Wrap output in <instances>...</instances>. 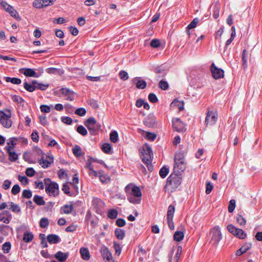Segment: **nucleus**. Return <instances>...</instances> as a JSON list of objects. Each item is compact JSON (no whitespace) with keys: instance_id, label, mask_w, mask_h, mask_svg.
<instances>
[{"instance_id":"nucleus-1","label":"nucleus","mask_w":262,"mask_h":262,"mask_svg":"<svg viewBox=\"0 0 262 262\" xmlns=\"http://www.w3.org/2000/svg\"><path fill=\"white\" fill-rule=\"evenodd\" d=\"M128 201L134 204H139L141 201L142 193L139 187L129 184L124 188Z\"/></svg>"},{"instance_id":"nucleus-2","label":"nucleus","mask_w":262,"mask_h":262,"mask_svg":"<svg viewBox=\"0 0 262 262\" xmlns=\"http://www.w3.org/2000/svg\"><path fill=\"white\" fill-rule=\"evenodd\" d=\"M141 157L142 161L146 164L148 169L151 171L153 170V166L151 163L153 158V154L149 146L145 145L143 147Z\"/></svg>"},{"instance_id":"nucleus-3","label":"nucleus","mask_w":262,"mask_h":262,"mask_svg":"<svg viewBox=\"0 0 262 262\" xmlns=\"http://www.w3.org/2000/svg\"><path fill=\"white\" fill-rule=\"evenodd\" d=\"M186 168L184 155L182 152H177L174 156V164L173 169L174 172L181 173Z\"/></svg>"},{"instance_id":"nucleus-4","label":"nucleus","mask_w":262,"mask_h":262,"mask_svg":"<svg viewBox=\"0 0 262 262\" xmlns=\"http://www.w3.org/2000/svg\"><path fill=\"white\" fill-rule=\"evenodd\" d=\"M44 184L47 193L51 196L56 197L59 194V187L57 183L51 181L50 179H45Z\"/></svg>"},{"instance_id":"nucleus-5","label":"nucleus","mask_w":262,"mask_h":262,"mask_svg":"<svg viewBox=\"0 0 262 262\" xmlns=\"http://www.w3.org/2000/svg\"><path fill=\"white\" fill-rule=\"evenodd\" d=\"M11 114L9 110L6 112L0 111V123L6 128H10L12 125V121L10 119Z\"/></svg>"},{"instance_id":"nucleus-6","label":"nucleus","mask_w":262,"mask_h":262,"mask_svg":"<svg viewBox=\"0 0 262 262\" xmlns=\"http://www.w3.org/2000/svg\"><path fill=\"white\" fill-rule=\"evenodd\" d=\"M211 236L210 242L214 246H216L222 239V234L218 226L213 227L210 231Z\"/></svg>"},{"instance_id":"nucleus-7","label":"nucleus","mask_w":262,"mask_h":262,"mask_svg":"<svg viewBox=\"0 0 262 262\" xmlns=\"http://www.w3.org/2000/svg\"><path fill=\"white\" fill-rule=\"evenodd\" d=\"M179 173H172L167 179V185L171 186L172 188H177L181 183V179Z\"/></svg>"},{"instance_id":"nucleus-8","label":"nucleus","mask_w":262,"mask_h":262,"mask_svg":"<svg viewBox=\"0 0 262 262\" xmlns=\"http://www.w3.org/2000/svg\"><path fill=\"white\" fill-rule=\"evenodd\" d=\"M227 229L229 232L240 239H245L247 234L241 229L237 228L232 224L227 226Z\"/></svg>"},{"instance_id":"nucleus-9","label":"nucleus","mask_w":262,"mask_h":262,"mask_svg":"<svg viewBox=\"0 0 262 262\" xmlns=\"http://www.w3.org/2000/svg\"><path fill=\"white\" fill-rule=\"evenodd\" d=\"M84 125L92 134H95L100 127V125L97 123L96 119L93 117L88 118L85 121Z\"/></svg>"},{"instance_id":"nucleus-10","label":"nucleus","mask_w":262,"mask_h":262,"mask_svg":"<svg viewBox=\"0 0 262 262\" xmlns=\"http://www.w3.org/2000/svg\"><path fill=\"white\" fill-rule=\"evenodd\" d=\"M39 165L43 168H48L53 162L54 159L52 156L44 155L40 158L38 157Z\"/></svg>"},{"instance_id":"nucleus-11","label":"nucleus","mask_w":262,"mask_h":262,"mask_svg":"<svg viewBox=\"0 0 262 262\" xmlns=\"http://www.w3.org/2000/svg\"><path fill=\"white\" fill-rule=\"evenodd\" d=\"M217 119V114L215 112L208 111L205 120V124L208 125H214Z\"/></svg>"},{"instance_id":"nucleus-12","label":"nucleus","mask_w":262,"mask_h":262,"mask_svg":"<svg viewBox=\"0 0 262 262\" xmlns=\"http://www.w3.org/2000/svg\"><path fill=\"white\" fill-rule=\"evenodd\" d=\"M210 70L214 79H218L224 77V71L221 69L217 68L214 63H212L210 67Z\"/></svg>"},{"instance_id":"nucleus-13","label":"nucleus","mask_w":262,"mask_h":262,"mask_svg":"<svg viewBox=\"0 0 262 262\" xmlns=\"http://www.w3.org/2000/svg\"><path fill=\"white\" fill-rule=\"evenodd\" d=\"M92 206L97 213H100L104 207V203L100 199L95 198L92 201Z\"/></svg>"},{"instance_id":"nucleus-14","label":"nucleus","mask_w":262,"mask_h":262,"mask_svg":"<svg viewBox=\"0 0 262 262\" xmlns=\"http://www.w3.org/2000/svg\"><path fill=\"white\" fill-rule=\"evenodd\" d=\"M172 125L174 130L181 133L185 131L184 124L179 118H174L172 120Z\"/></svg>"},{"instance_id":"nucleus-15","label":"nucleus","mask_w":262,"mask_h":262,"mask_svg":"<svg viewBox=\"0 0 262 262\" xmlns=\"http://www.w3.org/2000/svg\"><path fill=\"white\" fill-rule=\"evenodd\" d=\"M20 72L27 77L37 78L39 75L35 72L34 69L30 68H23L20 70Z\"/></svg>"},{"instance_id":"nucleus-16","label":"nucleus","mask_w":262,"mask_h":262,"mask_svg":"<svg viewBox=\"0 0 262 262\" xmlns=\"http://www.w3.org/2000/svg\"><path fill=\"white\" fill-rule=\"evenodd\" d=\"M132 82L135 84L137 88L144 89L146 87L147 84L145 81L141 80V77H136L132 79Z\"/></svg>"},{"instance_id":"nucleus-17","label":"nucleus","mask_w":262,"mask_h":262,"mask_svg":"<svg viewBox=\"0 0 262 262\" xmlns=\"http://www.w3.org/2000/svg\"><path fill=\"white\" fill-rule=\"evenodd\" d=\"M6 149L9 155V160L11 162H15L18 159V155L15 151H12L11 150L13 148V147L8 146H6Z\"/></svg>"},{"instance_id":"nucleus-18","label":"nucleus","mask_w":262,"mask_h":262,"mask_svg":"<svg viewBox=\"0 0 262 262\" xmlns=\"http://www.w3.org/2000/svg\"><path fill=\"white\" fill-rule=\"evenodd\" d=\"M62 94L67 97V100L73 101L74 99V93L68 88H61L60 90Z\"/></svg>"},{"instance_id":"nucleus-19","label":"nucleus","mask_w":262,"mask_h":262,"mask_svg":"<svg viewBox=\"0 0 262 262\" xmlns=\"http://www.w3.org/2000/svg\"><path fill=\"white\" fill-rule=\"evenodd\" d=\"M36 83H37V81L35 80L32 81V84H29L25 81L24 83V87L27 91L32 92L36 90Z\"/></svg>"},{"instance_id":"nucleus-20","label":"nucleus","mask_w":262,"mask_h":262,"mask_svg":"<svg viewBox=\"0 0 262 262\" xmlns=\"http://www.w3.org/2000/svg\"><path fill=\"white\" fill-rule=\"evenodd\" d=\"M47 240L50 244H57L60 242V237L56 234H49L47 237Z\"/></svg>"},{"instance_id":"nucleus-21","label":"nucleus","mask_w":262,"mask_h":262,"mask_svg":"<svg viewBox=\"0 0 262 262\" xmlns=\"http://www.w3.org/2000/svg\"><path fill=\"white\" fill-rule=\"evenodd\" d=\"M69 254L68 253H63L61 251L57 252L55 255V257L60 262H64L66 260Z\"/></svg>"},{"instance_id":"nucleus-22","label":"nucleus","mask_w":262,"mask_h":262,"mask_svg":"<svg viewBox=\"0 0 262 262\" xmlns=\"http://www.w3.org/2000/svg\"><path fill=\"white\" fill-rule=\"evenodd\" d=\"M251 247V244L250 243H246L244 245L239 249L236 251V255L237 256H240L242 254L247 252Z\"/></svg>"},{"instance_id":"nucleus-23","label":"nucleus","mask_w":262,"mask_h":262,"mask_svg":"<svg viewBox=\"0 0 262 262\" xmlns=\"http://www.w3.org/2000/svg\"><path fill=\"white\" fill-rule=\"evenodd\" d=\"M80 253L82 258L84 260H88L90 258V254L89 252V250L86 248H81L80 249Z\"/></svg>"},{"instance_id":"nucleus-24","label":"nucleus","mask_w":262,"mask_h":262,"mask_svg":"<svg viewBox=\"0 0 262 262\" xmlns=\"http://www.w3.org/2000/svg\"><path fill=\"white\" fill-rule=\"evenodd\" d=\"M199 22V18H195L193 19V20L188 25L187 28V33L188 34V35L189 36V38H191V32L190 31V29H192L193 28H194L197 24H198V23Z\"/></svg>"},{"instance_id":"nucleus-25","label":"nucleus","mask_w":262,"mask_h":262,"mask_svg":"<svg viewBox=\"0 0 262 262\" xmlns=\"http://www.w3.org/2000/svg\"><path fill=\"white\" fill-rule=\"evenodd\" d=\"M171 107H178L180 111L184 109V102L183 101H179L177 99H174L170 104Z\"/></svg>"},{"instance_id":"nucleus-26","label":"nucleus","mask_w":262,"mask_h":262,"mask_svg":"<svg viewBox=\"0 0 262 262\" xmlns=\"http://www.w3.org/2000/svg\"><path fill=\"white\" fill-rule=\"evenodd\" d=\"M101 182L103 183H107L110 182V177L107 174L104 173L102 171H99L98 177Z\"/></svg>"},{"instance_id":"nucleus-27","label":"nucleus","mask_w":262,"mask_h":262,"mask_svg":"<svg viewBox=\"0 0 262 262\" xmlns=\"http://www.w3.org/2000/svg\"><path fill=\"white\" fill-rule=\"evenodd\" d=\"M101 253L102 257L104 259H106L110 261L113 258L112 253L109 251L108 249L106 248H103L101 250Z\"/></svg>"},{"instance_id":"nucleus-28","label":"nucleus","mask_w":262,"mask_h":262,"mask_svg":"<svg viewBox=\"0 0 262 262\" xmlns=\"http://www.w3.org/2000/svg\"><path fill=\"white\" fill-rule=\"evenodd\" d=\"M73 209V205L72 204L70 205H65L61 207L60 212L61 213L69 214Z\"/></svg>"},{"instance_id":"nucleus-29","label":"nucleus","mask_w":262,"mask_h":262,"mask_svg":"<svg viewBox=\"0 0 262 262\" xmlns=\"http://www.w3.org/2000/svg\"><path fill=\"white\" fill-rule=\"evenodd\" d=\"M33 201L39 206L45 205V202L43 200V197L38 195H35L34 196Z\"/></svg>"},{"instance_id":"nucleus-30","label":"nucleus","mask_w":262,"mask_h":262,"mask_svg":"<svg viewBox=\"0 0 262 262\" xmlns=\"http://www.w3.org/2000/svg\"><path fill=\"white\" fill-rule=\"evenodd\" d=\"M5 80L7 82H11L13 84H19L21 83V80L15 77H4Z\"/></svg>"},{"instance_id":"nucleus-31","label":"nucleus","mask_w":262,"mask_h":262,"mask_svg":"<svg viewBox=\"0 0 262 262\" xmlns=\"http://www.w3.org/2000/svg\"><path fill=\"white\" fill-rule=\"evenodd\" d=\"M116 237L119 239H123L125 236V232L123 229L117 228L115 231Z\"/></svg>"},{"instance_id":"nucleus-32","label":"nucleus","mask_w":262,"mask_h":262,"mask_svg":"<svg viewBox=\"0 0 262 262\" xmlns=\"http://www.w3.org/2000/svg\"><path fill=\"white\" fill-rule=\"evenodd\" d=\"M175 211V208L174 206L170 205L168 208V211L167 212V219H173L174 213Z\"/></svg>"},{"instance_id":"nucleus-33","label":"nucleus","mask_w":262,"mask_h":262,"mask_svg":"<svg viewBox=\"0 0 262 262\" xmlns=\"http://www.w3.org/2000/svg\"><path fill=\"white\" fill-rule=\"evenodd\" d=\"M72 150L73 154L76 157H80L83 154L81 147L79 145H75Z\"/></svg>"},{"instance_id":"nucleus-34","label":"nucleus","mask_w":262,"mask_h":262,"mask_svg":"<svg viewBox=\"0 0 262 262\" xmlns=\"http://www.w3.org/2000/svg\"><path fill=\"white\" fill-rule=\"evenodd\" d=\"M33 238V234L31 232H26L23 235V240L26 243L30 242Z\"/></svg>"},{"instance_id":"nucleus-35","label":"nucleus","mask_w":262,"mask_h":262,"mask_svg":"<svg viewBox=\"0 0 262 262\" xmlns=\"http://www.w3.org/2000/svg\"><path fill=\"white\" fill-rule=\"evenodd\" d=\"M184 236V235L183 232L177 231L174 233L173 235V238L174 240L176 241L180 242L183 239Z\"/></svg>"},{"instance_id":"nucleus-36","label":"nucleus","mask_w":262,"mask_h":262,"mask_svg":"<svg viewBox=\"0 0 262 262\" xmlns=\"http://www.w3.org/2000/svg\"><path fill=\"white\" fill-rule=\"evenodd\" d=\"M61 189L65 194H67L69 196H73L76 195V194H75L74 193L70 192V187L68 186L67 184H63Z\"/></svg>"},{"instance_id":"nucleus-37","label":"nucleus","mask_w":262,"mask_h":262,"mask_svg":"<svg viewBox=\"0 0 262 262\" xmlns=\"http://www.w3.org/2000/svg\"><path fill=\"white\" fill-rule=\"evenodd\" d=\"M9 204L10 206L9 209H11L13 212L15 213H19L20 212V207L18 205L15 204L13 202H9Z\"/></svg>"},{"instance_id":"nucleus-38","label":"nucleus","mask_w":262,"mask_h":262,"mask_svg":"<svg viewBox=\"0 0 262 262\" xmlns=\"http://www.w3.org/2000/svg\"><path fill=\"white\" fill-rule=\"evenodd\" d=\"M12 229L10 226L5 225H0V233L4 235L8 234L9 229Z\"/></svg>"},{"instance_id":"nucleus-39","label":"nucleus","mask_w":262,"mask_h":262,"mask_svg":"<svg viewBox=\"0 0 262 262\" xmlns=\"http://www.w3.org/2000/svg\"><path fill=\"white\" fill-rule=\"evenodd\" d=\"M169 171V168H168L166 166H163L160 170L159 174L161 178H164L166 177V176L168 173Z\"/></svg>"},{"instance_id":"nucleus-40","label":"nucleus","mask_w":262,"mask_h":262,"mask_svg":"<svg viewBox=\"0 0 262 262\" xmlns=\"http://www.w3.org/2000/svg\"><path fill=\"white\" fill-rule=\"evenodd\" d=\"M118 211L115 209H110L108 212L107 216L111 219H114L117 217Z\"/></svg>"},{"instance_id":"nucleus-41","label":"nucleus","mask_w":262,"mask_h":262,"mask_svg":"<svg viewBox=\"0 0 262 262\" xmlns=\"http://www.w3.org/2000/svg\"><path fill=\"white\" fill-rule=\"evenodd\" d=\"M118 139V135L116 131L111 132L110 134V140L112 142L116 143Z\"/></svg>"},{"instance_id":"nucleus-42","label":"nucleus","mask_w":262,"mask_h":262,"mask_svg":"<svg viewBox=\"0 0 262 262\" xmlns=\"http://www.w3.org/2000/svg\"><path fill=\"white\" fill-rule=\"evenodd\" d=\"M236 221L241 226H244L246 223V219L239 214L236 216Z\"/></svg>"},{"instance_id":"nucleus-43","label":"nucleus","mask_w":262,"mask_h":262,"mask_svg":"<svg viewBox=\"0 0 262 262\" xmlns=\"http://www.w3.org/2000/svg\"><path fill=\"white\" fill-rule=\"evenodd\" d=\"M11 249V244L10 242L5 243L2 246V250L4 253H8Z\"/></svg>"},{"instance_id":"nucleus-44","label":"nucleus","mask_w":262,"mask_h":262,"mask_svg":"<svg viewBox=\"0 0 262 262\" xmlns=\"http://www.w3.org/2000/svg\"><path fill=\"white\" fill-rule=\"evenodd\" d=\"M0 4L2 7L8 12H9L12 8V6L9 5L7 3L4 1H0Z\"/></svg>"},{"instance_id":"nucleus-45","label":"nucleus","mask_w":262,"mask_h":262,"mask_svg":"<svg viewBox=\"0 0 262 262\" xmlns=\"http://www.w3.org/2000/svg\"><path fill=\"white\" fill-rule=\"evenodd\" d=\"M112 149V146L108 143H104L102 146V150L106 154H110Z\"/></svg>"},{"instance_id":"nucleus-46","label":"nucleus","mask_w":262,"mask_h":262,"mask_svg":"<svg viewBox=\"0 0 262 262\" xmlns=\"http://www.w3.org/2000/svg\"><path fill=\"white\" fill-rule=\"evenodd\" d=\"M77 132L82 136H86L88 134L87 130L82 125L78 126Z\"/></svg>"},{"instance_id":"nucleus-47","label":"nucleus","mask_w":262,"mask_h":262,"mask_svg":"<svg viewBox=\"0 0 262 262\" xmlns=\"http://www.w3.org/2000/svg\"><path fill=\"white\" fill-rule=\"evenodd\" d=\"M12 99L14 102H16L23 105H24L23 103L24 102V100L23 99V98L20 96L14 95L12 96Z\"/></svg>"},{"instance_id":"nucleus-48","label":"nucleus","mask_w":262,"mask_h":262,"mask_svg":"<svg viewBox=\"0 0 262 262\" xmlns=\"http://www.w3.org/2000/svg\"><path fill=\"white\" fill-rule=\"evenodd\" d=\"M49 225V221L47 218H42L40 220L39 225L42 228H46Z\"/></svg>"},{"instance_id":"nucleus-49","label":"nucleus","mask_w":262,"mask_h":262,"mask_svg":"<svg viewBox=\"0 0 262 262\" xmlns=\"http://www.w3.org/2000/svg\"><path fill=\"white\" fill-rule=\"evenodd\" d=\"M32 193L30 190H24L22 193V196L24 198L30 199L32 197Z\"/></svg>"},{"instance_id":"nucleus-50","label":"nucleus","mask_w":262,"mask_h":262,"mask_svg":"<svg viewBox=\"0 0 262 262\" xmlns=\"http://www.w3.org/2000/svg\"><path fill=\"white\" fill-rule=\"evenodd\" d=\"M182 248L181 246L178 247L176 256L173 259V262H178L179 259L181 255Z\"/></svg>"},{"instance_id":"nucleus-51","label":"nucleus","mask_w":262,"mask_h":262,"mask_svg":"<svg viewBox=\"0 0 262 262\" xmlns=\"http://www.w3.org/2000/svg\"><path fill=\"white\" fill-rule=\"evenodd\" d=\"M10 15L13 17H14L16 19H20L19 16L15 9H14L13 7L11 9V10L8 12Z\"/></svg>"},{"instance_id":"nucleus-52","label":"nucleus","mask_w":262,"mask_h":262,"mask_svg":"<svg viewBox=\"0 0 262 262\" xmlns=\"http://www.w3.org/2000/svg\"><path fill=\"white\" fill-rule=\"evenodd\" d=\"M235 207V201L234 200H231L229 202L228 206V211L229 212H232Z\"/></svg>"},{"instance_id":"nucleus-53","label":"nucleus","mask_w":262,"mask_h":262,"mask_svg":"<svg viewBox=\"0 0 262 262\" xmlns=\"http://www.w3.org/2000/svg\"><path fill=\"white\" fill-rule=\"evenodd\" d=\"M49 85L48 84H42V83H39L37 82V83H36V89H39L42 91L46 90L48 87Z\"/></svg>"},{"instance_id":"nucleus-54","label":"nucleus","mask_w":262,"mask_h":262,"mask_svg":"<svg viewBox=\"0 0 262 262\" xmlns=\"http://www.w3.org/2000/svg\"><path fill=\"white\" fill-rule=\"evenodd\" d=\"M119 76L121 79H122L123 81H125L128 78V75L126 72L125 71H121L119 72Z\"/></svg>"},{"instance_id":"nucleus-55","label":"nucleus","mask_w":262,"mask_h":262,"mask_svg":"<svg viewBox=\"0 0 262 262\" xmlns=\"http://www.w3.org/2000/svg\"><path fill=\"white\" fill-rule=\"evenodd\" d=\"M55 0H41L43 8L53 5L55 2Z\"/></svg>"},{"instance_id":"nucleus-56","label":"nucleus","mask_w":262,"mask_h":262,"mask_svg":"<svg viewBox=\"0 0 262 262\" xmlns=\"http://www.w3.org/2000/svg\"><path fill=\"white\" fill-rule=\"evenodd\" d=\"M20 190V188L18 184L14 185L11 190V192L13 194L16 195L18 194Z\"/></svg>"},{"instance_id":"nucleus-57","label":"nucleus","mask_w":262,"mask_h":262,"mask_svg":"<svg viewBox=\"0 0 262 262\" xmlns=\"http://www.w3.org/2000/svg\"><path fill=\"white\" fill-rule=\"evenodd\" d=\"M86 112V110L84 108L81 107L76 110L75 114L80 116H83L85 115Z\"/></svg>"},{"instance_id":"nucleus-58","label":"nucleus","mask_w":262,"mask_h":262,"mask_svg":"<svg viewBox=\"0 0 262 262\" xmlns=\"http://www.w3.org/2000/svg\"><path fill=\"white\" fill-rule=\"evenodd\" d=\"M31 139L34 142H37L39 140V136L37 130H34L31 135Z\"/></svg>"},{"instance_id":"nucleus-59","label":"nucleus","mask_w":262,"mask_h":262,"mask_svg":"<svg viewBox=\"0 0 262 262\" xmlns=\"http://www.w3.org/2000/svg\"><path fill=\"white\" fill-rule=\"evenodd\" d=\"M33 6L37 9H41L43 8L41 0H35L33 3Z\"/></svg>"},{"instance_id":"nucleus-60","label":"nucleus","mask_w":262,"mask_h":262,"mask_svg":"<svg viewBox=\"0 0 262 262\" xmlns=\"http://www.w3.org/2000/svg\"><path fill=\"white\" fill-rule=\"evenodd\" d=\"M114 248L115 250V252L117 255H120L121 252V249L120 245L117 242L114 243Z\"/></svg>"},{"instance_id":"nucleus-61","label":"nucleus","mask_w":262,"mask_h":262,"mask_svg":"<svg viewBox=\"0 0 262 262\" xmlns=\"http://www.w3.org/2000/svg\"><path fill=\"white\" fill-rule=\"evenodd\" d=\"M159 87L163 90H166L168 88V83L163 80H161L159 82Z\"/></svg>"},{"instance_id":"nucleus-62","label":"nucleus","mask_w":262,"mask_h":262,"mask_svg":"<svg viewBox=\"0 0 262 262\" xmlns=\"http://www.w3.org/2000/svg\"><path fill=\"white\" fill-rule=\"evenodd\" d=\"M148 99L152 103H156L158 99L156 95L154 93H150L148 95Z\"/></svg>"},{"instance_id":"nucleus-63","label":"nucleus","mask_w":262,"mask_h":262,"mask_svg":"<svg viewBox=\"0 0 262 262\" xmlns=\"http://www.w3.org/2000/svg\"><path fill=\"white\" fill-rule=\"evenodd\" d=\"M18 180L24 185L28 184L29 179L25 176H18Z\"/></svg>"},{"instance_id":"nucleus-64","label":"nucleus","mask_w":262,"mask_h":262,"mask_svg":"<svg viewBox=\"0 0 262 262\" xmlns=\"http://www.w3.org/2000/svg\"><path fill=\"white\" fill-rule=\"evenodd\" d=\"M26 174L28 177H33L35 174V170L33 168H27L26 170Z\"/></svg>"}]
</instances>
